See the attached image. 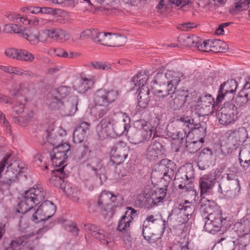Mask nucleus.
Listing matches in <instances>:
<instances>
[{
	"mask_svg": "<svg viewBox=\"0 0 250 250\" xmlns=\"http://www.w3.org/2000/svg\"><path fill=\"white\" fill-rule=\"evenodd\" d=\"M34 56L25 50H20L19 60L32 62L34 59Z\"/></svg>",
	"mask_w": 250,
	"mask_h": 250,
	"instance_id": "nucleus-58",
	"label": "nucleus"
},
{
	"mask_svg": "<svg viewBox=\"0 0 250 250\" xmlns=\"http://www.w3.org/2000/svg\"><path fill=\"white\" fill-rule=\"evenodd\" d=\"M96 33L95 37H93V41L102 45H107L109 33L99 32L96 30Z\"/></svg>",
	"mask_w": 250,
	"mask_h": 250,
	"instance_id": "nucleus-47",
	"label": "nucleus"
},
{
	"mask_svg": "<svg viewBox=\"0 0 250 250\" xmlns=\"http://www.w3.org/2000/svg\"><path fill=\"white\" fill-rule=\"evenodd\" d=\"M175 164L167 159H162L156 166V169L151 173L152 178L160 179L164 187H167L174 175Z\"/></svg>",
	"mask_w": 250,
	"mask_h": 250,
	"instance_id": "nucleus-6",
	"label": "nucleus"
},
{
	"mask_svg": "<svg viewBox=\"0 0 250 250\" xmlns=\"http://www.w3.org/2000/svg\"><path fill=\"white\" fill-rule=\"evenodd\" d=\"M213 184L214 182L212 179L208 178L206 176L201 177L199 180L201 194L210 193Z\"/></svg>",
	"mask_w": 250,
	"mask_h": 250,
	"instance_id": "nucleus-34",
	"label": "nucleus"
},
{
	"mask_svg": "<svg viewBox=\"0 0 250 250\" xmlns=\"http://www.w3.org/2000/svg\"><path fill=\"white\" fill-rule=\"evenodd\" d=\"M161 70H159L153 81L160 86L159 89L153 91L156 100L157 98H164L169 95L174 94L178 84L185 78L184 75L180 72L168 71L167 73H163Z\"/></svg>",
	"mask_w": 250,
	"mask_h": 250,
	"instance_id": "nucleus-1",
	"label": "nucleus"
},
{
	"mask_svg": "<svg viewBox=\"0 0 250 250\" xmlns=\"http://www.w3.org/2000/svg\"><path fill=\"white\" fill-rule=\"evenodd\" d=\"M51 159L53 165H55L56 167H60L63 164L65 160L68 157L67 153H63L62 152L58 151L57 149H53L50 153Z\"/></svg>",
	"mask_w": 250,
	"mask_h": 250,
	"instance_id": "nucleus-27",
	"label": "nucleus"
},
{
	"mask_svg": "<svg viewBox=\"0 0 250 250\" xmlns=\"http://www.w3.org/2000/svg\"><path fill=\"white\" fill-rule=\"evenodd\" d=\"M219 112L236 116L238 113L237 106L233 102H226L224 106L218 110Z\"/></svg>",
	"mask_w": 250,
	"mask_h": 250,
	"instance_id": "nucleus-39",
	"label": "nucleus"
},
{
	"mask_svg": "<svg viewBox=\"0 0 250 250\" xmlns=\"http://www.w3.org/2000/svg\"><path fill=\"white\" fill-rule=\"evenodd\" d=\"M62 104V101H61L58 96H54L49 99V107L52 110L59 109Z\"/></svg>",
	"mask_w": 250,
	"mask_h": 250,
	"instance_id": "nucleus-52",
	"label": "nucleus"
},
{
	"mask_svg": "<svg viewBox=\"0 0 250 250\" xmlns=\"http://www.w3.org/2000/svg\"><path fill=\"white\" fill-rule=\"evenodd\" d=\"M21 35L33 44L38 43L40 42L39 39L40 33L39 31L35 29H29L27 30L24 27Z\"/></svg>",
	"mask_w": 250,
	"mask_h": 250,
	"instance_id": "nucleus-29",
	"label": "nucleus"
},
{
	"mask_svg": "<svg viewBox=\"0 0 250 250\" xmlns=\"http://www.w3.org/2000/svg\"><path fill=\"white\" fill-rule=\"evenodd\" d=\"M134 126L135 128L127 131V134L130 142L135 145L149 140L155 131L154 127L144 120L135 121Z\"/></svg>",
	"mask_w": 250,
	"mask_h": 250,
	"instance_id": "nucleus-4",
	"label": "nucleus"
},
{
	"mask_svg": "<svg viewBox=\"0 0 250 250\" xmlns=\"http://www.w3.org/2000/svg\"><path fill=\"white\" fill-rule=\"evenodd\" d=\"M206 135V131L205 135L203 136L202 134V137L199 141H194L189 142L186 140L185 144L187 151L190 153H194L199 150L202 146V144L204 142V137Z\"/></svg>",
	"mask_w": 250,
	"mask_h": 250,
	"instance_id": "nucleus-35",
	"label": "nucleus"
},
{
	"mask_svg": "<svg viewBox=\"0 0 250 250\" xmlns=\"http://www.w3.org/2000/svg\"><path fill=\"white\" fill-rule=\"evenodd\" d=\"M217 116L220 124L226 126L233 124L236 118V116L219 111Z\"/></svg>",
	"mask_w": 250,
	"mask_h": 250,
	"instance_id": "nucleus-36",
	"label": "nucleus"
},
{
	"mask_svg": "<svg viewBox=\"0 0 250 250\" xmlns=\"http://www.w3.org/2000/svg\"><path fill=\"white\" fill-rule=\"evenodd\" d=\"M218 244H220L227 250H231L234 249L236 242L232 240L231 237H227L225 238H221L218 241Z\"/></svg>",
	"mask_w": 250,
	"mask_h": 250,
	"instance_id": "nucleus-43",
	"label": "nucleus"
},
{
	"mask_svg": "<svg viewBox=\"0 0 250 250\" xmlns=\"http://www.w3.org/2000/svg\"><path fill=\"white\" fill-rule=\"evenodd\" d=\"M64 167L65 166H63L61 168L54 170L52 173V176L50 179V182L65 192L64 178L67 177L68 174L64 171Z\"/></svg>",
	"mask_w": 250,
	"mask_h": 250,
	"instance_id": "nucleus-15",
	"label": "nucleus"
},
{
	"mask_svg": "<svg viewBox=\"0 0 250 250\" xmlns=\"http://www.w3.org/2000/svg\"><path fill=\"white\" fill-rule=\"evenodd\" d=\"M227 49V44L225 42L220 40H212L211 51L214 52H225Z\"/></svg>",
	"mask_w": 250,
	"mask_h": 250,
	"instance_id": "nucleus-41",
	"label": "nucleus"
},
{
	"mask_svg": "<svg viewBox=\"0 0 250 250\" xmlns=\"http://www.w3.org/2000/svg\"><path fill=\"white\" fill-rule=\"evenodd\" d=\"M94 102L95 106L93 109L95 110L96 116L99 118L103 117L109 111L108 104L103 102L102 100L95 97Z\"/></svg>",
	"mask_w": 250,
	"mask_h": 250,
	"instance_id": "nucleus-24",
	"label": "nucleus"
},
{
	"mask_svg": "<svg viewBox=\"0 0 250 250\" xmlns=\"http://www.w3.org/2000/svg\"><path fill=\"white\" fill-rule=\"evenodd\" d=\"M168 106L173 110L179 109L184 104V95L174 94L170 95L168 98Z\"/></svg>",
	"mask_w": 250,
	"mask_h": 250,
	"instance_id": "nucleus-30",
	"label": "nucleus"
},
{
	"mask_svg": "<svg viewBox=\"0 0 250 250\" xmlns=\"http://www.w3.org/2000/svg\"><path fill=\"white\" fill-rule=\"evenodd\" d=\"M164 221L162 217H156V216L153 215H148L145 221L144 222L143 225H152L155 226V224L160 225V227L162 226L164 224Z\"/></svg>",
	"mask_w": 250,
	"mask_h": 250,
	"instance_id": "nucleus-45",
	"label": "nucleus"
},
{
	"mask_svg": "<svg viewBox=\"0 0 250 250\" xmlns=\"http://www.w3.org/2000/svg\"><path fill=\"white\" fill-rule=\"evenodd\" d=\"M48 37L54 40L64 42L69 38L68 34L62 29H50L45 31Z\"/></svg>",
	"mask_w": 250,
	"mask_h": 250,
	"instance_id": "nucleus-21",
	"label": "nucleus"
},
{
	"mask_svg": "<svg viewBox=\"0 0 250 250\" xmlns=\"http://www.w3.org/2000/svg\"><path fill=\"white\" fill-rule=\"evenodd\" d=\"M22 26H19L16 24H7L5 25L3 28V32L6 33H11L14 32L21 35L23 29Z\"/></svg>",
	"mask_w": 250,
	"mask_h": 250,
	"instance_id": "nucleus-50",
	"label": "nucleus"
},
{
	"mask_svg": "<svg viewBox=\"0 0 250 250\" xmlns=\"http://www.w3.org/2000/svg\"><path fill=\"white\" fill-rule=\"evenodd\" d=\"M118 95V91L113 89L106 91L104 89H101L97 90L95 94V97L108 104L114 102L117 99Z\"/></svg>",
	"mask_w": 250,
	"mask_h": 250,
	"instance_id": "nucleus-17",
	"label": "nucleus"
},
{
	"mask_svg": "<svg viewBox=\"0 0 250 250\" xmlns=\"http://www.w3.org/2000/svg\"><path fill=\"white\" fill-rule=\"evenodd\" d=\"M70 92V88L67 86H60L54 91L53 94H58L61 99H64Z\"/></svg>",
	"mask_w": 250,
	"mask_h": 250,
	"instance_id": "nucleus-60",
	"label": "nucleus"
},
{
	"mask_svg": "<svg viewBox=\"0 0 250 250\" xmlns=\"http://www.w3.org/2000/svg\"><path fill=\"white\" fill-rule=\"evenodd\" d=\"M227 134H230L232 137H234L242 144L246 141L248 138V133L246 129L244 127L229 130Z\"/></svg>",
	"mask_w": 250,
	"mask_h": 250,
	"instance_id": "nucleus-32",
	"label": "nucleus"
},
{
	"mask_svg": "<svg viewBox=\"0 0 250 250\" xmlns=\"http://www.w3.org/2000/svg\"><path fill=\"white\" fill-rule=\"evenodd\" d=\"M62 132L59 133V136L57 134V132L54 129L51 130L50 132L47 130V141L53 146H56L62 142L61 137L62 136L63 133L65 134V133L60 129Z\"/></svg>",
	"mask_w": 250,
	"mask_h": 250,
	"instance_id": "nucleus-37",
	"label": "nucleus"
},
{
	"mask_svg": "<svg viewBox=\"0 0 250 250\" xmlns=\"http://www.w3.org/2000/svg\"><path fill=\"white\" fill-rule=\"evenodd\" d=\"M210 108L208 107L206 104H197V105H195L194 111H192V117L196 121L197 118L208 115L210 113Z\"/></svg>",
	"mask_w": 250,
	"mask_h": 250,
	"instance_id": "nucleus-33",
	"label": "nucleus"
},
{
	"mask_svg": "<svg viewBox=\"0 0 250 250\" xmlns=\"http://www.w3.org/2000/svg\"><path fill=\"white\" fill-rule=\"evenodd\" d=\"M93 84L94 82L91 80L87 78H81L75 83L74 87L80 93H83L87 89L90 88L93 85Z\"/></svg>",
	"mask_w": 250,
	"mask_h": 250,
	"instance_id": "nucleus-31",
	"label": "nucleus"
},
{
	"mask_svg": "<svg viewBox=\"0 0 250 250\" xmlns=\"http://www.w3.org/2000/svg\"><path fill=\"white\" fill-rule=\"evenodd\" d=\"M215 214V215H213V218L210 220L215 226L216 231H219L222 225L225 224L226 220L223 218L218 211Z\"/></svg>",
	"mask_w": 250,
	"mask_h": 250,
	"instance_id": "nucleus-49",
	"label": "nucleus"
},
{
	"mask_svg": "<svg viewBox=\"0 0 250 250\" xmlns=\"http://www.w3.org/2000/svg\"><path fill=\"white\" fill-rule=\"evenodd\" d=\"M212 40H207L202 42L201 39L199 41V44L197 46V49L199 51L205 52L211 51Z\"/></svg>",
	"mask_w": 250,
	"mask_h": 250,
	"instance_id": "nucleus-53",
	"label": "nucleus"
},
{
	"mask_svg": "<svg viewBox=\"0 0 250 250\" xmlns=\"http://www.w3.org/2000/svg\"><path fill=\"white\" fill-rule=\"evenodd\" d=\"M226 143V147L228 154H232V153L238 154L239 150H241L238 146V145L232 144L230 139H227Z\"/></svg>",
	"mask_w": 250,
	"mask_h": 250,
	"instance_id": "nucleus-54",
	"label": "nucleus"
},
{
	"mask_svg": "<svg viewBox=\"0 0 250 250\" xmlns=\"http://www.w3.org/2000/svg\"><path fill=\"white\" fill-rule=\"evenodd\" d=\"M91 65L95 69H99L104 70H109L111 69V65L106 62H91Z\"/></svg>",
	"mask_w": 250,
	"mask_h": 250,
	"instance_id": "nucleus-62",
	"label": "nucleus"
},
{
	"mask_svg": "<svg viewBox=\"0 0 250 250\" xmlns=\"http://www.w3.org/2000/svg\"><path fill=\"white\" fill-rule=\"evenodd\" d=\"M131 222V218L126 215H123L119 222L118 229L120 231H126L130 227V223Z\"/></svg>",
	"mask_w": 250,
	"mask_h": 250,
	"instance_id": "nucleus-44",
	"label": "nucleus"
},
{
	"mask_svg": "<svg viewBox=\"0 0 250 250\" xmlns=\"http://www.w3.org/2000/svg\"><path fill=\"white\" fill-rule=\"evenodd\" d=\"M84 229L87 231L91 236L95 238L97 235L101 228L94 224H85L84 225Z\"/></svg>",
	"mask_w": 250,
	"mask_h": 250,
	"instance_id": "nucleus-57",
	"label": "nucleus"
},
{
	"mask_svg": "<svg viewBox=\"0 0 250 250\" xmlns=\"http://www.w3.org/2000/svg\"><path fill=\"white\" fill-rule=\"evenodd\" d=\"M166 152L163 139L160 137H155L154 133L151 143L147 147L145 155L150 161H155Z\"/></svg>",
	"mask_w": 250,
	"mask_h": 250,
	"instance_id": "nucleus-9",
	"label": "nucleus"
},
{
	"mask_svg": "<svg viewBox=\"0 0 250 250\" xmlns=\"http://www.w3.org/2000/svg\"><path fill=\"white\" fill-rule=\"evenodd\" d=\"M217 207L212 200H208L206 199H202L201 200V210L208 214V217L211 219L213 218L214 213L215 214V210H217Z\"/></svg>",
	"mask_w": 250,
	"mask_h": 250,
	"instance_id": "nucleus-22",
	"label": "nucleus"
},
{
	"mask_svg": "<svg viewBox=\"0 0 250 250\" xmlns=\"http://www.w3.org/2000/svg\"><path fill=\"white\" fill-rule=\"evenodd\" d=\"M34 235V233H31L15 238L14 240L11 241L8 246L5 248V250H17L19 249L21 246H24L28 242L29 238Z\"/></svg>",
	"mask_w": 250,
	"mask_h": 250,
	"instance_id": "nucleus-20",
	"label": "nucleus"
},
{
	"mask_svg": "<svg viewBox=\"0 0 250 250\" xmlns=\"http://www.w3.org/2000/svg\"><path fill=\"white\" fill-rule=\"evenodd\" d=\"M45 198V191L41 187H33L25 191L20 198L17 211L22 214L32 210L34 206L38 205Z\"/></svg>",
	"mask_w": 250,
	"mask_h": 250,
	"instance_id": "nucleus-2",
	"label": "nucleus"
},
{
	"mask_svg": "<svg viewBox=\"0 0 250 250\" xmlns=\"http://www.w3.org/2000/svg\"><path fill=\"white\" fill-rule=\"evenodd\" d=\"M126 42L127 38L124 35L108 33L107 46L119 47L124 45Z\"/></svg>",
	"mask_w": 250,
	"mask_h": 250,
	"instance_id": "nucleus-19",
	"label": "nucleus"
},
{
	"mask_svg": "<svg viewBox=\"0 0 250 250\" xmlns=\"http://www.w3.org/2000/svg\"><path fill=\"white\" fill-rule=\"evenodd\" d=\"M124 202L123 196L120 194L114 195L108 192H102L98 201L99 206H102V214L105 219L112 217L116 208Z\"/></svg>",
	"mask_w": 250,
	"mask_h": 250,
	"instance_id": "nucleus-5",
	"label": "nucleus"
},
{
	"mask_svg": "<svg viewBox=\"0 0 250 250\" xmlns=\"http://www.w3.org/2000/svg\"><path fill=\"white\" fill-rule=\"evenodd\" d=\"M199 104H206L208 107L212 108L214 104V99L210 94H205L198 97Z\"/></svg>",
	"mask_w": 250,
	"mask_h": 250,
	"instance_id": "nucleus-48",
	"label": "nucleus"
},
{
	"mask_svg": "<svg viewBox=\"0 0 250 250\" xmlns=\"http://www.w3.org/2000/svg\"><path fill=\"white\" fill-rule=\"evenodd\" d=\"M4 54L7 57L19 60L20 50H16L14 48L7 49L4 52Z\"/></svg>",
	"mask_w": 250,
	"mask_h": 250,
	"instance_id": "nucleus-63",
	"label": "nucleus"
},
{
	"mask_svg": "<svg viewBox=\"0 0 250 250\" xmlns=\"http://www.w3.org/2000/svg\"><path fill=\"white\" fill-rule=\"evenodd\" d=\"M110 234L101 228L97 235L95 238L99 240L102 243L105 244L106 245L111 246L112 244V239L110 237Z\"/></svg>",
	"mask_w": 250,
	"mask_h": 250,
	"instance_id": "nucleus-40",
	"label": "nucleus"
},
{
	"mask_svg": "<svg viewBox=\"0 0 250 250\" xmlns=\"http://www.w3.org/2000/svg\"><path fill=\"white\" fill-rule=\"evenodd\" d=\"M200 39L193 35H181L178 37L177 42L187 47H195L197 49Z\"/></svg>",
	"mask_w": 250,
	"mask_h": 250,
	"instance_id": "nucleus-26",
	"label": "nucleus"
},
{
	"mask_svg": "<svg viewBox=\"0 0 250 250\" xmlns=\"http://www.w3.org/2000/svg\"><path fill=\"white\" fill-rule=\"evenodd\" d=\"M166 222L162 226L154 229L152 225H143L142 234L145 239L150 243H155L161 238L166 228Z\"/></svg>",
	"mask_w": 250,
	"mask_h": 250,
	"instance_id": "nucleus-12",
	"label": "nucleus"
},
{
	"mask_svg": "<svg viewBox=\"0 0 250 250\" xmlns=\"http://www.w3.org/2000/svg\"><path fill=\"white\" fill-rule=\"evenodd\" d=\"M56 207L54 204L48 200H46L41 204L37 209V213L43 212L47 218H51L55 213Z\"/></svg>",
	"mask_w": 250,
	"mask_h": 250,
	"instance_id": "nucleus-23",
	"label": "nucleus"
},
{
	"mask_svg": "<svg viewBox=\"0 0 250 250\" xmlns=\"http://www.w3.org/2000/svg\"><path fill=\"white\" fill-rule=\"evenodd\" d=\"M24 165L16 163L7 166V170L3 174H0V184L1 188L9 189L12 184L18 181V176L23 172Z\"/></svg>",
	"mask_w": 250,
	"mask_h": 250,
	"instance_id": "nucleus-7",
	"label": "nucleus"
},
{
	"mask_svg": "<svg viewBox=\"0 0 250 250\" xmlns=\"http://www.w3.org/2000/svg\"><path fill=\"white\" fill-rule=\"evenodd\" d=\"M48 219L43 213V212H39L37 213V209L33 213L32 217V220L36 223L45 221Z\"/></svg>",
	"mask_w": 250,
	"mask_h": 250,
	"instance_id": "nucleus-64",
	"label": "nucleus"
},
{
	"mask_svg": "<svg viewBox=\"0 0 250 250\" xmlns=\"http://www.w3.org/2000/svg\"><path fill=\"white\" fill-rule=\"evenodd\" d=\"M167 219L178 225L185 224L188 220V218L186 217V214L180 208L179 206L177 208H175L172 210L168 216Z\"/></svg>",
	"mask_w": 250,
	"mask_h": 250,
	"instance_id": "nucleus-18",
	"label": "nucleus"
},
{
	"mask_svg": "<svg viewBox=\"0 0 250 250\" xmlns=\"http://www.w3.org/2000/svg\"><path fill=\"white\" fill-rule=\"evenodd\" d=\"M184 177H186V179H185L184 177H181V179L175 178L174 181L175 184L178 185L179 188L181 189L185 188L186 190H187L188 188L186 186V183L188 182L189 179H191V177H189L187 175H184Z\"/></svg>",
	"mask_w": 250,
	"mask_h": 250,
	"instance_id": "nucleus-59",
	"label": "nucleus"
},
{
	"mask_svg": "<svg viewBox=\"0 0 250 250\" xmlns=\"http://www.w3.org/2000/svg\"><path fill=\"white\" fill-rule=\"evenodd\" d=\"M244 92H240L237 95V97L232 100V101H234L233 103H235L237 104V105H239V106H242L244 104H246L249 100H250V98L248 97H246V95H244Z\"/></svg>",
	"mask_w": 250,
	"mask_h": 250,
	"instance_id": "nucleus-55",
	"label": "nucleus"
},
{
	"mask_svg": "<svg viewBox=\"0 0 250 250\" xmlns=\"http://www.w3.org/2000/svg\"><path fill=\"white\" fill-rule=\"evenodd\" d=\"M237 87V83L234 79L223 83L221 84L216 100L221 102L223 100H233Z\"/></svg>",
	"mask_w": 250,
	"mask_h": 250,
	"instance_id": "nucleus-11",
	"label": "nucleus"
},
{
	"mask_svg": "<svg viewBox=\"0 0 250 250\" xmlns=\"http://www.w3.org/2000/svg\"><path fill=\"white\" fill-rule=\"evenodd\" d=\"M190 1V0H161L157 6V8L158 10L166 9L169 8L171 5L182 7L188 4Z\"/></svg>",
	"mask_w": 250,
	"mask_h": 250,
	"instance_id": "nucleus-28",
	"label": "nucleus"
},
{
	"mask_svg": "<svg viewBox=\"0 0 250 250\" xmlns=\"http://www.w3.org/2000/svg\"><path fill=\"white\" fill-rule=\"evenodd\" d=\"M149 79L148 75L146 74V72L144 71L140 72L138 74L134 76L132 80V83L137 86V85L139 86L140 90L138 96V105L141 107L145 108L149 101V93L150 90L149 89H145L144 88L145 84Z\"/></svg>",
	"mask_w": 250,
	"mask_h": 250,
	"instance_id": "nucleus-8",
	"label": "nucleus"
},
{
	"mask_svg": "<svg viewBox=\"0 0 250 250\" xmlns=\"http://www.w3.org/2000/svg\"><path fill=\"white\" fill-rule=\"evenodd\" d=\"M125 124L119 123L112 116H107L98 124L96 132L100 139H104L108 136H120L126 129Z\"/></svg>",
	"mask_w": 250,
	"mask_h": 250,
	"instance_id": "nucleus-3",
	"label": "nucleus"
},
{
	"mask_svg": "<svg viewBox=\"0 0 250 250\" xmlns=\"http://www.w3.org/2000/svg\"><path fill=\"white\" fill-rule=\"evenodd\" d=\"M186 102L188 104L195 103L196 104H199L198 101V97H197V93L195 91L184 95V104Z\"/></svg>",
	"mask_w": 250,
	"mask_h": 250,
	"instance_id": "nucleus-61",
	"label": "nucleus"
},
{
	"mask_svg": "<svg viewBox=\"0 0 250 250\" xmlns=\"http://www.w3.org/2000/svg\"><path fill=\"white\" fill-rule=\"evenodd\" d=\"M79 99L77 96L69 97L66 100L62 101L60 107V113L63 116L73 115L78 110Z\"/></svg>",
	"mask_w": 250,
	"mask_h": 250,
	"instance_id": "nucleus-13",
	"label": "nucleus"
},
{
	"mask_svg": "<svg viewBox=\"0 0 250 250\" xmlns=\"http://www.w3.org/2000/svg\"><path fill=\"white\" fill-rule=\"evenodd\" d=\"M250 3V0H235L234 4L235 9L240 11L247 9Z\"/></svg>",
	"mask_w": 250,
	"mask_h": 250,
	"instance_id": "nucleus-56",
	"label": "nucleus"
},
{
	"mask_svg": "<svg viewBox=\"0 0 250 250\" xmlns=\"http://www.w3.org/2000/svg\"><path fill=\"white\" fill-rule=\"evenodd\" d=\"M180 120L185 124H188L187 126L188 128L194 129L196 134L198 133V132H203V136L205 135L206 128L203 127L200 124L197 123L193 117L190 118L188 116L181 117Z\"/></svg>",
	"mask_w": 250,
	"mask_h": 250,
	"instance_id": "nucleus-25",
	"label": "nucleus"
},
{
	"mask_svg": "<svg viewBox=\"0 0 250 250\" xmlns=\"http://www.w3.org/2000/svg\"><path fill=\"white\" fill-rule=\"evenodd\" d=\"M241 154L242 157L244 159V165H241V166L245 168H247L250 166V146L244 148L241 150H239V156H240Z\"/></svg>",
	"mask_w": 250,
	"mask_h": 250,
	"instance_id": "nucleus-42",
	"label": "nucleus"
},
{
	"mask_svg": "<svg viewBox=\"0 0 250 250\" xmlns=\"http://www.w3.org/2000/svg\"><path fill=\"white\" fill-rule=\"evenodd\" d=\"M13 96L17 97V104L14 108L15 111L17 114L22 113L24 109V104L22 102L23 101H25V98L21 95L17 94L16 93L13 94Z\"/></svg>",
	"mask_w": 250,
	"mask_h": 250,
	"instance_id": "nucleus-46",
	"label": "nucleus"
},
{
	"mask_svg": "<svg viewBox=\"0 0 250 250\" xmlns=\"http://www.w3.org/2000/svg\"><path fill=\"white\" fill-rule=\"evenodd\" d=\"M213 159L212 151L209 148L203 149L198 158L197 166L201 170L207 169L212 164Z\"/></svg>",
	"mask_w": 250,
	"mask_h": 250,
	"instance_id": "nucleus-14",
	"label": "nucleus"
},
{
	"mask_svg": "<svg viewBox=\"0 0 250 250\" xmlns=\"http://www.w3.org/2000/svg\"><path fill=\"white\" fill-rule=\"evenodd\" d=\"M86 133L77 127L73 132V140L75 143H81L84 140Z\"/></svg>",
	"mask_w": 250,
	"mask_h": 250,
	"instance_id": "nucleus-51",
	"label": "nucleus"
},
{
	"mask_svg": "<svg viewBox=\"0 0 250 250\" xmlns=\"http://www.w3.org/2000/svg\"><path fill=\"white\" fill-rule=\"evenodd\" d=\"M179 206L183 212L186 214L188 220L194 216L195 206L192 203L186 201L184 204H180Z\"/></svg>",
	"mask_w": 250,
	"mask_h": 250,
	"instance_id": "nucleus-38",
	"label": "nucleus"
},
{
	"mask_svg": "<svg viewBox=\"0 0 250 250\" xmlns=\"http://www.w3.org/2000/svg\"><path fill=\"white\" fill-rule=\"evenodd\" d=\"M129 147L125 143L120 141L112 146L110 154V161L114 164L118 165L125 161L128 156Z\"/></svg>",
	"mask_w": 250,
	"mask_h": 250,
	"instance_id": "nucleus-10",
	"label": "nucleus"
},
{
	"mask_svg": "<svg viewBox=\"0 0 250 250\" xmlns=\"http://www.w3.org/2000/svg\"><path fill=\"white\" fill-rule=\"evenodd\" d=\"M238 184L237 180L231 181L228 180H222L220 182L219 187L221 192L228 198H232L235 195L236 186Z\"/></svg>",
	"mask_w": 250,
	"mask_h": 250,
	"instance_id": "nucleus-16",
	"label": "nucleus"
}]
</instances>
